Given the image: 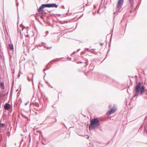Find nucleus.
<instances>
[{
    "label": "nucleus",
    "instance_id": "412c9836",
    "mask_svg": "<svg viewBox=\"0 0 147 147\" xmlns=\"http://www.w3.org/2000/svg\"><path fill=\"white\" fill-rule=\"evenodd\" d=\"M52 48V47H47V49H51Z\"/></svg>",
    "mask_w": 147,
    "mask_h": 147
},
{
    "label": "nucleus",
    "instance_id": "c85d7f7f",
    "mask_svg": "<svg viewBox=\"0 0 147 147\" xmlns=\"http://www.w3.org/2000/svg\"><path fill=\"white\" fill-rule=\"evenodd\" d=\"M96 8V6L94 5V9H95Z\"/></svg>",
    "mask_w": 147,
    "mask_h": 147
},
{
    "label": "nucleus",
    "instance_id": "5701e85b",
    "mask_svg": "<svg viewBox=\"0 0 147 147\" xmlns=\"http://www.w3.org/2000/svg\"><path fill=\"white\" fill-rule=\"evenodd\" d=\"M29 102V101H28L27 102L25 103V106Z\"/></svg>",
    "mask_w": 147,
    "mask_h": 147
},
{
    "label": "nucleus",
    "instance_id": "72a5a7b5",
    "mask_svg": "<svg viewBox=\"0 0 147 147\" xmlns=\"http://www.w3.org/2000/svg\"><path fill=\"white\" fill-rule=\"evenodd\" d=\"M75 53V51H74L72 54H74Z\"/></svg>",
    "mask_w": 147,
    "mask_h": 147
},
{
    "label": "nucleus",
    "instance_id": "6e6552de",
    "mask_svg": "<svg viewBox=\"0 0 147 147\" xmlns=\"http://www.w3.org/2000/svg\"><path fill=\"white\" fill-rule=\"evenodd\" d=\"M10 107V105L8 103H6L4 106V108L5 110H8Z\"/></svg>",
    "mask_w": 147,
    "mask_h": 147
},
{
    "label": "nucleus",
    "instance_id": "5fc2aeb1",
    "mask_svg": "<svg viewBox=\"0 0 147 147\" xmlns=\"http://www.w3.org/2000/svg\"><path fill=\"white\" fill-rule=\"evenodd\" d=\"M115 16H114V18H115Z\"/></svg>",
    "mask_w": 147,
    "mask_h": 147
},
{
    "label": "nucleus",
    "instance_id": "79ce46f5",
    "mask_svg": "<svg viewBox=\"0 0 147 147\" xmlns=\"http://www.w3.org/2000/svg\"><path fill=\"white\" fill-rule=\"evenodd\" d=\"M64 22H66L67 23V21H64Z\"/></svg>",
    "mask_w": 147,
    "mask_h": 147
},
{
    "label": "nucleus",
    "instance_id": "49530a36",
    "mask_svg": "<svg viewBox=\"0 0 147 147\" xmlns=\"http://www.w3.org/2000/svg\"><path fill=\"white\" fill-rule=\"evenodd\" d=\"M64 58L63 57H61L60 58L61 59V58Z\"/></svg>",
    "mask_w": 147,
    "mask_h": 147
},
{
    "label": "nucleus",
    "instance_id": "4468645a",
    "mask_svg": "<svg viewBox=\"0 0 147 147\" xmlns=\"http://www.w3.org/2000/svg\"><path fill=\"white\" fill-rule=\"evenodd\" d=\"M5 124L4 123H1V122H0V127H3L5 126Z\"/></svg>",
    "mask_w": 147,
    "mask_h": 147
},
{
    "label": "nucleus",
    "instance_id": "8fccbe9b",
    "mask_svg": "<svg viewBox=\"0 0 147 147\" xmlns=\"http://www.w3.org/2000/svg\"><path fill=\"white\" fill-rule=\"evenodd\" d=\"M87 138H89V136H88Z\"/></svg>",
    "mask_w": 147,
    "mask_h": 147
},
{
    "label": "nucleus",
    "instance_id": "20e7f679",
    "mask_svg": "<svg viewBox=\"0 0 147 147\" xmlns=\"http://www.w3.org/2000/svg\"><path fill=\"white\" fill-rule=\"evenodd\" d=\"M45 7H50V3L46 4H42L40 6V7L39 8V10H41L42 9Z\"/></svg>",
    "mask_w": 147,
    "mask_h": 147
},
{
    "label": "nucleus",
    "instance_id": "ea45409f",
    "mask_svg": "<svg viewBox=\"0 0 147 147\" xmlns=\"http://www.w3.org/2000/svg\"><path fill=\"white\" fill-rule=\"evenodd\" d=\"M30 139L29 142H30Z\"/></svg>",
    "mask_w": 147,
    "mask_h": 147
},
{
    "label": "nucleus",
    "instance_id": "9b49d317",
    "mask_svg": "<svg viewBox=\"0 0 147 147\" xmlns=\"http://www.w3.org/2000/svg\"><path fill=\"white\" fill-rule=\"evenodd\" d=\"M33 75H32V74H31L29 75V76H28V77H27L28 80V81H31V80L30 78L32 77V81H33Z\"/></svg>",
    "mask_w": 147,
    "mask_h": 147
},
{
    "label": "nucleus",
    "instance_id": "603ef678",
    "mask_svg": "<svg viewBox=\"0 0 147 147\" xmlns=\"http://www.w3.org/2000/svg\"><path fill=\"white\" fill-rule=\"evenodd\" d=\"M8 132L9 133V134H10V133L9 132Z\"/></svg>",
    "mask_w": 147,
    "mask_h": 147
},
{
    "label": "nucleus",
    "instance_id": "2f4dec72",
    "mask_svg": "<svg viewBox=\"0 0 147 147\" xmlns=\"http://www.w3.org/2000/svg\"><path fill=\"white\" fill-rule=\"evenodd\" d=\"M80 50V49H79L77 50V51L78 52Z\"/></svg>",
    "mask_w": 147,
    "mask_h": 147
},
{
    "label": "nucleus",
    "instance_id": "f03ea898",
    "mask_svg": "<svg viewBox=\"0 0 147 147\" xmlns=\"http://www.w3.org/2000/svg\"><path fill=\"white\" fill-rule=\"evenodd\" d=\"M90 123L89 126L90 130L97 128L100 125V122L98 117L94 118L90 121Z\"/></svg>",
    "mask_w": 147,
    "mask_h": 147
},
{
    "label": "nucleus",
    "instance_id": "c756f323",
    "mask_svg": "<svg viewBox=\"0 0 147 147\" xmlns=\"http://www.w3.org/2000/svg\"><path fill=\"white\" fill-rule=\"evenodd\" d=\"M129 12L130 13H131L132 12V11L131 10L129 11Z\"/></svg>",
    "mask_w": 147,
    "mask_h": 147
},
{
    "label": "nucleus",
    "instance_id": "0eeeda50",
    "mask_svg": "<svg viewBox=\"0 0 147 147\" xmlns=\"http://www.w3.org/2000/svg\"><path fill=\"white\" fill-rule=\"evenodd\" d=\"M32 104L34 106L38 107V108L36 109L37 110H39L42 107H40V106L38 103H35L34 105L33 104V103H31L30 105H32Z\"/></svg>",
    "mask_w": 147,
    "mask_h": 147
},
{
    "label": "nucleus",
    "instance_id": "7ed1b4c3",
    "mask_svg": "<svg viewBox=\"0 0 147 147\" xmlns=\"http://www.w3.org/2000/svg\"><path fill=\"white\" fill-rule=\"evenodd\" d=\"M124 2V0H118L117 4V6L116 9V11L113 13L114 15L118 14V12L120 10L122 7V6Z\"/></svg>",
    "mask_w": 147,
    "mask_h": 147
},
{
    "label": "nucleus",
    "instance_id": "39448f33",
    "mask_svg": "<svg viewBox=\"0 0 147 147\" xmlns=\"http://www.w3.org/2000/svg\"><path fill=\"white\" fill-rule=\"evenodd\" d=\"M116 110L115 108L113 106V108H111V109L108 111V113L109 114H112L114 113Z\"/></svg>",
    "mask_w": 147,
    "mask_h": 147
},
{
    "label": "nucleus",
    "instance_id": "864d4df0",
    "mask_svg": "<svg viewBox=\"0 0 147 147\" xmlns=\"http://www.w3.org/2000/svg\"><path fill=\"white\" fill-rule=\"evenodd\" d=\"M142 127V126H141L140 128H141Z\"/></svg>",
    "mask_w": 147,
    "mask_h": 147
},
{
    "label": "nucleus",
    "instance_id": "7c9ffc66",
    "mask_svg": "<svg viewBox=\"0 0 147 147\" xmlns=\"http://www.w3.org/2000/svg\"><path fill=\"white\" fill-rule=\"evenodd\" d=\"M86 50L87 51H89V49L88 48H86Z\"/></svg>",
    "mask_w": 147,
    "mask_h": 147
},
{
    "label": "nucleus",
    "instance_id": "58836bf2",
    "mask_svg": "<svg viewBox=\"0 0 147 147\" xmlns=\"http://www.w3.org/2000/svg\"><path fill=\"white\" fill-rule=\"evenodd\" d=\"M99 11H97V13H99Z\"/></svg>",
    "mask_w": 147,
    "mask_h": 147
},
{
    "label": "nucleus",
    "instance_id": "f8f14e48",
    "mask_svg": "<svg viewBox=\"0 0 147 147\" xmlns=\"http://www.w3.org/2000/svg\"><path fill=\"white\" fill-rule=\"evenodd\" d=\"M0 87L2 89H4L5 88V86L4 85V82H1V83H0Z\"/></svg>",
    "mask_w": 147,
    "mask_h": 147
},
{
    "label": "nucleus",
    "instance_id": "f257e3e1",
    "mask_svg": "<svg viewBox=\"0 0 147 147\" xmlns=\"http://www.w3.org/2000/svg\"><path fill=\"white\" fill-rule=\"evenodd\" d=\"M141 83L139 82L135 87V92L136 94L134 95L133 98L135 97L136 96H138V94L140 92V94L142 95L145 90V87L143 86H141Z\"/></svg>",
    "mask_w": 147,
    "mask_h": 147
},
{
    "label": "nucleus",
    "instance_id": "393cba45",
    "mask_svg": "<svg viewBox=\"0 0 147 147\" xmlns=\"http://www.w3.org/2000/svg\"><path fill=\"white\" fill-rule=\"evenodd\" d=\"M96 11L94 12H93V14L94 15H95L96 14Z\"/></svg>",
    "mask_w": 147,
    "mask_h": 147
},
{
    "label": "nucleus",
    "instance_id": "a19ab883",
    "mask_svg": "<svg viewBox=\"0 0 147 147\" xmlns=\"http://www.w3.org/2000/svg\"><path fill=\"white\" fill-rule=\"evenodd\" d=\"M69 59H71V57L69 58Z\"/></svg>",
    "mask_w": 147,
    "mask_h": 147
},
{
    "label": "nucleus",
    "instance_id": "3c124183",
    "mask_svg": "<svg viewBox=\"0 0 147 147\" xmlns=\"http://www.w3.org/2000/svg\"><path fill=\"white\" fill-rule=\"evenodd\" d=\"M63 61H65V60H64Z\"/></svg>",
    "mask_w": 147,
    "mask_h": 147
},
{
    "label": "nucleus",
    "instance_id": "bb28decb",
    "mask_svg": "<svg viewBox=\"0 0 147 147\" xmlns=\"http://www.w3.org/2000/svg\"><path fill=\"white\" fill-rule=\"evenodd\" d=\"M61 7L63 9H64L65 8L63 5Z\"/></svg>",
    "mask_w": 147,
    "mask_h": 147
},
{
    "label": "nucleus",
    "instance_id": "cd10ccee",
    "mask_svg": "<svg viewBox=\"0 0 147 147\" xmlns=\"http://www.w3.org/2000/svg\"><path fill=\"white\" fill-rule=\"evenodd\" d=\"M46 33H47V34L46 35V36H47V35L48 34V33L49 32L48 31H46Z\"/></svg>",
    "mask_w": 147,
    "mask_h": 147
},
{
    "label": "nucleus",
    "instance_id": "c03bdc74",
    "mask_svg": "<svg viewBox=\"0 0 147 147\" xmlns=\"http://www.w3.org/2000/svg\"><path fill=\"white\" fill-rule=\"evenodd\" d=\"M51 11H49V12H51Z\"/></svg>",
    "mask_w": 147,
    "mask_h": 147
},
{
    "label": "nucleus",
    "instance_id": "a878e982",
    "mask_svg": "<svg viewBox=\"0 0 147 147\" xmlns=\"http://www.w3.org/2000/svg\"><path fill=\"white\" fill-rule=\"evenodd\" d=\"M109 107L110 109H111V108H112V106L111 105H110L109 106Z\"/></svg>",
    "mask_w": 147,
    "mask_h": 147
},
{
    "label": "nucleus",
    "instance_id": "de8ad7c7",
    "mask_svg": "<svg viewBox=\"0 0 147 147\" xmlns=\"http://www.w3.org/2000/svg\"><path fill=\"white\" fill-rule=\"evenodd\" d=\"M51 86V88H53L52 86Z\"/></svg>",
    "mask_w": 147,
    "mask_h": 147
},
{
    "label": "nucleus",
    "instance_id": "423d86ee",
    "mask_svg": "<svg viewBox=\"0 0 147 147\" xmlns=\"http://www.w3.org/2000/svg\"><path fill=\"white\" fill-rule=\"evenodd\" d=\"M130 4V8L132 9L134 7V0H128Z\"/></svg>",
    "mask_w": 147,
    "mask_h": 147
},
{
    "label": "nucleus",
    "instance_id": "09e8293b",
    "mask_svg": "<svg viewBox=\"0 0 147 147\" xmlns=\"http://www.w3.org/2000/svg\"><path fill=\"white\" fill-rule=\"evenodd\" d=\"M92 69V70H93V69Z\"/></svg>",
    "mask_w": 147,
    "mask_h": 147
},
{
    "label": "nucleus",
    "instance_id": "1a4fd4ad",
    "mask_svg": "<svg viewBox=\"0 0 147 147\" xmlns=\"http://www.w3.org/2000/svg\"><path fill=\"white\" fill-rule=\"evenodd\" d=\"M58 5L55 3H50V7L57 8Z\"/></svg>",
    "mask_w": 147,
    "mask_h": 147
},
{
    "label": "nucleus",
    "instance_id": "a18cd8bd",
    "mask_svg": "<svg viewBox=\"0 0 147 147\" xmlns=\"http://www.w3.org/2000/svg\"><path fill=\"white\" fill-rule=\"evenodd\" d=\"M109 46H110V44H109Z\"/></svg>",
    "mask_w": 147,
    "mask_h": 147
},
{
    "label": "nucleus",
    "instance_id": "b1692460",
    "mask_svg": "<svg viewBox=\"0 0 147 147\" xmlns=\"http://www.w3.org/2000/svg\"><path fill=\"white\" fill-rule=\"evenodd\" d=\"M69 11V10H68V12ZM69 14V15H71V13H67V14Z\"/></svg>",
    "mask_w": 147,
    "mask_h": 147
},
{
    "label": "nucleus",
    "instance_id": "dca6fc26",
    "mask_svg": "<svg viewBox=\"0 0 147 147\" xmlns=\"http://www.w3.org/2000/svg\"><path fill=\"white\" fill-rule=\"evenodd\" d=\"M40 16V15L38 13H36L35 15V18H37L39 16Z\"/></svg>",
    "mask_w": 147,
    "mask_h": 147
},
{
    "label": "nucleus",
    "instance_id": "37998d69",
    "mask_svg": "<svg viewBox=\"0 0 147 147\" xmlns=\"http://www.w3.org/2000/svg\"><path fill=\"white\" fill-rule=\"evenodd\" d=\"M82 53H84V52H82Z\"/></svg>",
    "mask_w": 147,
    "mask_h": 147
},
{
    "label": "nucleus",
    "instance_id": "f3484780",
    "mask_svg": "<svg viewBox=\"0 0 147 147\" xmlns=\"http://www.w3.org/2000/svg\"><path fill=\"white\" fill-rule=\"evenodd\" d=\"M45 69H44L43 70V71L44 73V74H45V75H44V80H45V76L46 75V73L45 72Z\"/></svg>",
    "mask_w": 147,
    "mask_h": 147
},
{
    "label": "nucleus",
    "instance_id": "aec40b11",
    "mask_svg": "<svg viewBox=\"0 0 147 147\" xmlns=\"http://www.w3.org/2000/svg\"><path fill=\"white\" fill-rule=\"evenodd\" d=\"M40 17L42 19H44V17L42 15L40 16Z\"/></svg>",
    "mask_w": 147,
    "mask_h": 147
},
{
    "label": "nucleus",
    "instance_id": "473e14b6",
    "mask_svg": "<svg viewBox=\"0 0 147 147\" xmlns=\"http://www.w3.org/2000/svg\"><path fill=\"white\" fill-rule=\"evenodd\" d=\"M45 82H46L47 83V84L48 83V82L47 81H45Z\"/></svg>",
    "mask_w": 147,
    "mask_h": 147
},
{
    "label": "nucleus",
    "instance_id": "e433bc0d",
    "mask_svg": "<svg viewBox=\"0 0 147 147\" xmlns=\"http://www.w3.org/2000/svg\"><path fill=\"white\" fill-rule=\"evenodd\" d=\"M52 107H54V108L55 107L54 106V105H52Z\"/></svg>",
    "mask_w": 147,
    "mask_h": 147
},
{
    "label": "nucleus",
    "instance_id": "c9c22d12",
    "mask_svg": "<svg viewBox=\"0 0 147 147\" xmlns=\"http://www.w3.org/2000/svg\"><path fill=\"white\" fill-rule=\"evenodd\" d=\"M28 35H26V37H28Z\"/></svg>",
    "mask_w": 147,
    "mask_h": 147
},
{
    "label": "nucleus",
    "instance_id": "4be33fe9",
    "mask_svg": "<svg viewBox=\"0 0 147 147\" xmlns=\"http://www.w3.org/2000/svg\"><path fill=\"white\" fill-rule=\"evenodd\" d=\"M92 67L93 68H94V66L93 65H90V67Z\"/></svg>",
    "mask_w": 147,
    "mask_h": 147
},
{
    "label": "nucleus",
    "instance_id": "a211bd4d",
    "mask_svg": "<svg viewBox=\"0 0 147 147\" xmlns=\"http://www.w3.org/2000/svg\"><path fill=\"white\" fill-rule=\"evenodd\" d=\"M36 20H38L40 24H42V22L40 21V20H39L37 18H36L35 19Z\"/></svg>",
    "mask_w": 147,
    "mask_h": 147
},
{
    "label": "nucleus",
    "instance_id": "ddd939ff",
    "mask_svg": "<svg viewBox=\"0 0 147 147\" xmlns=\"http://www.w3.org/2000/svg\"><path fill=\"white\" fill-rule=\"evenodd\" d=\"M37 10L39 12H41V14L42 15H43V14H44V13L45 14L46 13V12L45 11H44L43 9H42V10H39V8H38L37 9Z\"/></svg>",
    "mask_w": 147,
    "mask_h": 147
},
{
    "label": "nucleus",
    "instance_id": "2eb2a0df",
    "mask_svg": "<svg viewBox=\"0 0 147 147\" xmlns=\"http://www.w3.org/2000/svg\"><path fill=\"white\" fill-rule=\"evenodd\" d=\"M144 131L147 133V127H145L144 129Z\"/></svg>",
    "mask_w": 147,
    "mask_h": 147
},
{
    "label": "nucleus",
    "instance_id": "4c0bfd02",
    "mask_svg": "<svg viewBox=\"0 0 147 147\" xmlns=\"http://www.w3.org/2000/svg\"><path fill=\"white\" fill-rule=\"evenodd\" d=\"M48 84H49V86H51V85H50V84H49V83H48Z\"/></svg>",
    "mask_w": 147,
    "mask_h": 147
},
{
    "label": "nucleus",
    "instance_id": "9d476101",
    "mask_svg": "<svg viewBox=\"0 0 147 147\" xmlns=\"http://www.w3.org/2000/svg\"><path fill=\"white\" fill-rule=\"evenodd\" d=\"M9 47L10 49L11 50L13 51V45L12 43L10 42V44L9 45Z\"/></svg>",
    "mask_w": 147,
    "mask_h": 147
},
{
    "label": "nucleus",
    "instance_id": "f704fd0d",
    "mask_svg": "<svg viewBox=\"0 0 147 147\" xmlns=\"http://www.w3.org/2000/svg\"><path fill=\"white\" fill-rule=\"evenodd\" d=\"M44 47L45 48H47V47H46L45 45H44Z\"/></svg>",
    "mask_w": 147,
    "mask_h": 147
},
{
    "label": "nucleus",
    "instance_id": "6ab92c4d",
    "mask_svg": "<svg viewBox=\"0 0 147 147\" xmlns=\"http://www.w3.org/2000/svg\"><path fill=\"white\" fill-rule=\"evenodd\" d=\"M100 143H98L97 144V147H102L101 146H100Z\"/></svg>",
    "mask_w": 147,
    "mask_h": 147
}]
</instances>
